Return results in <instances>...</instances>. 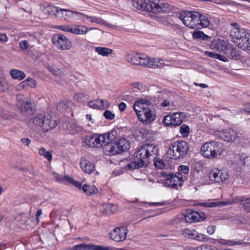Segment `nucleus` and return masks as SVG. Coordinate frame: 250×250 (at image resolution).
I'll return each mask as SVG.
<instances>
[{"instance_id":"obj_9","label":"nucleus","mask_w":250,"mask_h":250,"mask_svg":"<svg viewBox=\"0 0 250 250\" xmlns=\"http://www.w3.org/2000/svg\"><path fill=\"white\" fill-rule=\"evenodd\" d=\"M32 122L36 125L42 127L44 132L55 128L58 124L56 118L49 114H39L33 118Z\"/></svg>"},{"instance_id":"obj_44","label":"nucleus","mask_w":250,"mask_h":250,"mask_svg":"<svg viewBox=\"0 0 250 250\" xmlns=\"http://www.w3.org/2000/svg\"><path fill=\"white\" fill-rule=\"evenodd\" d=\"M84 144L89 147H93L94 146L93 136H86L84 140Z\"/></svg>"},{"instance_id":"obj_2","label":"nucleus","mask_w":250,"mask_h":250,"mask_svg":"<svg viewBox=\"0 0 250 250\" xmlns=\"http://www.w3.org/2000/svg\"><path fill=\"white\" fill-rule=\"evenodd\" d=\"M133 5L137 9L148 12L150 17L155 19L156 15L164 13L169 10V4L159 0H134Z\"/></svg>"},{"instance_id":"obj_53","label":"nucleus","mask_w":250,"mask_h":250,"mask_svg":"<svg viewBox=\"0 0 250 250\" xmlns=\"http://www.w3.org/2000/svg\"><path fill=\"white\" fill-rule=\"evenodd\" d=\"M216 229V227L214 225H210L207 228V231L209 235L213 234Z\"/></svg>"},{"instance_id":"obj_33","label":"nucleus","mask_w":250,"mask_h":250,"mask_svg":"<svg viewBox=\"0 0 250 250\" xmlns=\"http://www.w3.org/2000/svg\"><path fill=\"white\" fill-rule=\"evenodd\" d=\"M226 54L229 55V57L234 60H237L239 57L237 50L235 48L229 47L227 50Z\"/></svg>"},{"instance_id":"obj_5","label":"nucleus","mask_w":250,"mask_h":250,"mask_svg":"<svg viewBox=\"0 0 250 250\" xmlns=\"http://www.w3.org/2000/svg\"><path fill=\"white\" fill-rule=\"evenodd\" d=\"M117 133L116 130H112L111 132L99 135L95 133V143L97 145V147L102 146L104 154L108 156H113L118 154L114 141Z\"/></svg>"},{"instance_id":"obj_35","label":"nucleus","mask_w":250,"mask_h":250,"mask_svg":"<svg viewBox=\"0 0 250 250\" xmlns=\"http://www.w3.org/2000/svg\"><path fill=\"white\" fill-rule=\"evenodd\" d=\"M192 36L194 39L207 40L208 36L201 31H194L192 33Z\"/></svg>"},{"instance_id":"obj_25","label":"nucleus","mask_w":250,"mask_h":250,"mask_svg":"<svg viewBox=\"0 0 250 250\" xmlns=\"http://www.w3.org/2000/svg\"><path fill=\"white\" fill-rule=\"evenodd\" d=\"M73 19L77 21H82L83 22L93 21V17L76 11H75Z\"/></svg>"},{"instance_id":"obj_8","label":"nucleus","mask_w":250,"mask_h":250,"mask_svg":"<svg viewBox=\"0 0 250 250\" xmlns=\"http://www.w3.org/2000/svg\"><path fill=\"white\" fill-rule=\"evenodd\" d=\"M189 149L188 142L183 140L174 141L170 144L167 154L170 159L177 160L184 158Z\"/></svg>"},{"instance_id":"obj_18","label":"nucleus","mask_w":250,"mask_h":250,"mask_svg":"<svg viewBox=\"0 0 250 250\" xmlns=\"http://www.w3.org/2000/svg\"><path fill=\"white\" fill-rule=\"evenodd\" d=\"M220 138L226 142H234L238 136L236 131L231 128L224 130L220 134Z\"/></svg>"},{"instance_id":"obj_15","label":"nucleus","mask_w":250,"mask_h":250,"mask_svg":"<svg viewBox=\"0 0 250 250\" xmlns=\"http://www.w3.org/2000/svg\"><path fill=\"white\" fill-rule=\"evenodd\" d=\"M128 229L126 227L116 228L110 233V238L116 242L123 241L125 239Z\"/></svg>"},{"instance_id":"obj_11","label":"nucleus","mask_w":250,"mask_h":250,"mask_svg":"<svg viewBox=\"0 0 250 250\" xmlns=\"http://www.w3.org/2000/svg\"><path fill=\"white\" fill-rule=\"evenodd\" d=\"M206 218L205 214L202 211L199 212L191 209H187L183 214L176 216L175 221L176 223L185 221L191 223L203 221Z\"/></svg>"},{"instance_id":"obj_22","label":"nucleus","mask_w":250,"mask_h":250,"mask_svg":"<svg viewBox=\"0 0 250 250\" xmlns=\"http://www.w3.org/2000/svg\"><path fill=\"white\" fill-rule=\"evenodd\" d=\"M74 13L75 11L59 8L58 11V14H59L57 15V17L68 21L71 19H73Z\"/></svg>"},{"instance_id":"obj_20","label":"nucleus","mask_w":250,"mask_h":250,"mask_svg":"<svg viewBox=\"0 0 250 250\" xmlns=\"http://www.w3.org/2000/svg\"><path fill=\"white\" fill-rule=\"evenodd\" d=\"M41 9L46 15H54L57 17L59 14L58 11L59 7L52 5L49 3H45L41 5Z\"/></svg>"},{"instance_id":"obj_49","label":"nucleus","mask_w":250,"mask_h":250,"mask_svg":"<svg viewBox=\"0 0 250 250\" xmlns=\"http://www.w3.org/2000/svg\"><path fill=\"white\" fill-rule=\"evenodd\" d=\"M82 189L87 195H92L94 192V189L86 184L83 186Z\"/></svg>"},{"instance_id":"obj_39","label":"nucleus","mask_w":250,"mask_h":250,"mask_svg":"<svg viewBox=\"0 0 250 250\" xmlns=\"http://www.w3.org/2000/svg\"><path fill=\"white\" fill-rule=\"evenodd\" d=\"M39 154L44 156L49 161H51L52 159V154L49 151H46L44 147H41L39 149Z\"/></svg>"},{"instance_id":"obj_58","label":"nucleus","mask_w":250,"mask_h":250,"mask_svg":"<svg viewBox=\"0 0 250 250\" xmlns=\"http://www.w3.org/2000/svg\"><path fill=\"white\" fill-rule=\"evenodd\" d=\"M49 70L55 75H57L58 74L59 70L56 67H49Z\"/></svg>"},{"instance_id":"obj_34","label":"nucleus","mask_w":250,"mask_h":250,"mask_svg":"<svg viewBox=\"0 0 250 250\" xmlns=\"http://www.w3.org/2000/svg\"><path fill=\"white\" fill-rule=\"evenodd\" d=\"M239 202L243 205L244 210L247 212H250V199L248 198L245 200L243 197H240Z\"/></svg>"},{"instance_id":"obj_56","label":"nucleus","mask_w":250,"mask_h":250,"mask_svg":"<svg viewBox=\"0 0 250 250\" xmlns=\"http://www.w3.org/2000/svg\"><path fill=\"white\" fill-rule=\"evenodd\" d=\"M8 37L5 34L0 33V42H7Z\"/></svg>"},{"instance_id":"obj_23","label":"nucleus","mask_w":250,"mask_h":250,"mask_svg":"<svg viewBox=\"0 0 250 250\" xmlns=\"http://www.w3.org/2000/svg\"><path fill=\"white\" fill-rule=\"evenodd\" d=\"M82 169L87 173H91L94 170V165L85 159H82L80 162Z\"/></svg>"},{"instance_id":"obj_52","label":"nucleus","mask_w":250,"mask_h":250,"mask_svg":"<svg viewBox=\"0 0 250 250\" xmlns=\"http://www.w3.org/2000/svg\"><path fill=\"white\" fill-rule=\"evenodd\" d=\"M59 29L62 31L71 33L72 26L70 25H62L60 26L58 28Z\"/></svg>"},{"instance_id":"obj_60","label":"nucleus","mask_w":250,"mask_h":250,"mask_svg":"<svg viewBox=\"0 0 250 250\" xmlns=\"http://www.w3.org/2000/svg\"><path fill=\"white\" fill-rule=\"evenodd\" d=\"M225 57H224L223 56L216 53L215 59H217L219 60L225 62V61H226L227 59L225 60Z\"/></svg>"},{"instance_id":"obj_36","label":"nucleus","mask_w":250,"mask_h":250,"mask_svg":"<svg viewBox=\"0 0 250 250\" xmlns=\"http://www.w3.org/2000/svg\"><path fill=\"white\" fill-rule=\"evenodd\" d=\"M179 132L183 137H187L189 134L190 127L188 125L183 124L180 126Z\"/></svg>"},{"instance_id":"obj_46","label":"nucleus","mask_w":250,"mask_h":250,"mask_svg":"<svg viewBox=\"0 0 250 250\" xmlns=\"http://www.w3.org/2000/svg\"><path fill=\"white\" fill-rule=\"evenodd\" d=\"M249 157L245 154H241L239 156V163L240 164L244 166L246 165Z\"/></svg>"},{"instance_id":"obj_28","label":"nucleus","mask_w":250,"mask_h":250,"mask_svg":"<svg viewBox=\"0 0 250 250\" xmlns=\"http://www.w3.org/2000/svg\"><path fill=\"white\" fill-rule=\"evenodd\" d=\"M88 31L87 27L83 25L72 26L71 33L77 35H82L86 33Z\"/></svg>"},{"instance_id":"obj_21","label":"nucleus","mask_w":250,"mask_h":250,"mask_svg":"<svg viewBox=\"0 0 250 250\" xmlns=\"http://www.w3.org/2000/svg\"><path fill=\"white\" fill-rule=\"evenodd\" d=\"M118 154L127 150L129 148V143L125 138H120L114 141Z\"/></svg>"},{"instance_id":"obj_47","label":"nucleus","mask_w":250,"mask_h":250,"mask_svg":"<svg viewBox=\"0 0 250 250\" xmlns=\"http://www.w3.org/2000/svg\"><path fill=\"white\" fill-rule=\"evenodd\" d=\"M178 170L179 173L178 174H187L189 172V168L187 166L181 165L178 167Z\"/></svg>"},{"instance_id":"obj_43","label":"nucleus","mask_w":250,"mask_h":250,"mask_svg":"<svg viewBox=\"0 0 250 250\" xmlns=\"http://www.w3.org/2000/svg\"><path fill=\"white\" fill-rule=\"evenodd\" d=\"M208 239H209L208 237V236H207L206 235L201 234V233H199L197 231V233L195 235V238L194 239H195V240H196L197 241H199L205 242V241H207L208 240Z\"/></svg>"},{"instance_id":"obj_63","label":"nucleus","mask_w":250,"mask_h":250,"mask_svg":"<svg viewBox=\"0 0 250 250\" xmlns=\"http://www.w3.org/2000/svg\"><path fill=\"white\" fill-rule=\"evenodd\" d=\"M219 176L220 178H221V182L225 181L228 179V177H225V176L224 175L223 172H221V171H220V174H219Z\"/></svg>"},{"instance_id":"obj_10","label":"nucleus","mask_w":250,"mask_h":250,"mask_svg":"<svg viewBox=\"0 0 250 250\" xmlns=\"http://www.w3.org/2000/svg\"><path fill=\"white\" fill-rule=\"evenodd\" d=\"M222 152V144L212 141L205 143L201 148L202 155L207 158H214Z\"/></svg>"},{"instance_id":"obj_32","label":"nucleus","mask_w":250,"mask_h":250,"mask_svg":"<svg viewBox=\"0 0 250 250\" xmlns=\"http://www.w3.org/2000/svg\"><path fill=\"white\" fill-rule=\"evenodd\" d=\"M74 99L78 102L82 104L87 103L89 100V96L83 93H78L74 96Z\"/></svg>"},{"instance_id":"obj_24","label":"nucleus","mask_w":250,"mask_h":250,"mask_svg":"<svg viewBox=\"0 0 250 250\" xmlns=\"http://www.w3.org/2000/svg\"><path fill=\"white\" fill-rule=\"evenodd\" d=\"M220 170L214 168L210 170L208 173V176L209 179L214 182L220 183L221 182V178L219 176Z\"/></svg>"},{"instance_id":"obj_4","label":"nucleus","mask_w":250,"mask_h":250,"mask_svg":"<svg viewBox=\"0 0 250 250\" xmlns=\"http://www.w3.org/2000/svg\"><path fill=\"white\" fill-rule=\"evenodd\" d=\"M230 26L229 35L232 41L240 48L250 50V34L245 29L241 28L236 22H231Z\"/></svg>"},{"instance_id":"obj_26","label":"nucleus","mask_w":250,"mask_h":250,"mask_svg":"<svg viewBox=\"0 0 250 250\" xmlns=\"http://www.w3.org/2000/svg\"><path fill=\"white\" fill-rule=\"evenodd\" d=\"M10 74L13 79L20 81L23 80L26 77L24 72L17 69H11L10 71Z\"/></svg>"},{"instance_id":"obj_57","label":"nucleus","mask_w":250,"mask_h":250,"mask_svg":"<svg viewBox=\"0 0 250 250\" xmlns=\"http://www.w3.org/2000/svg\"><path fill=\"white\" fill-rule=\"evenodd\" d=\"M126 108V105L124 102H121L119 105V108L121 112H123Z\"/></svg>"},{"instance_id":"obj_64","label":"nucleus","mask_w":250,"mask_h":250,"mask_svg":"<svg viewBox=\"0 0 250 250\" xmlns=\"http://www.w3.org/2000/svg\"><path fill=\"white\" fill-rule=\"evenodd\" d=\"M245 111L250 113V103H247L245 105Z\"/></svg>"},{"instance_id":"obj_31","label":"nucleus","mask_w":250,"mask_h":250,"mask_svg":"<svg viewBox=\"0 0 250 250\" xmlns=\"http://www.w3.org/2000/svg\"><path fill=\"white\" fill-rule=\"evenodd\" d=\"M94 245L91 244H81L73 246L71 250H93Z\"/></svg>"},{"instance_id":"obj_62","label":"nucleus","mask_w":250,"mask_h":250,"mask_svg":"<svg viewBox=\"0 0 250 250\" xmlns=\"http://www.w3.org/2000/svg\"><path fill=\"white\" fill-rule=\"evenodd\" d=\"M202 248H204V247H197L196 248H186L184 250H202Z\"/></svg>"},{"instance_id":"obj_3","label":"nucleus","mask_w":250,"mask_h":250,"mask_svg":"<svg viewBox=\"0 0 250 250\" xmlns=\"http://www.w3.org/2000/svg\"><path fill=\"white\" fill-rule=\"evenodd\" d=\"M125 59L132 64L153 69L161 68L165 65L162 59L150 58L138 53L128 54L125 56Z\"/></svg>"},{"instance_id":"obj_14","label":"nucleus","mask_w":250,"mask_h":250,"mask_svg":"<svg viewBox=\"0 0 250 250\" xmlns=\"http://www.w3.org/2000/svg\"><path fill=\"white\" fill-rule=\"evenodd\" d=\"M161 175L165 179L166 184L168 187L177 188L178 187H181L182 185L183 180L182 175L181 174L175 175L163 172H162Z\"/></svg>"},{"instance_id":"obj_38","label":"nucleus","mask_w":250,"mask_h":250,"mask_svg":"<svg viewBox=\"0 0 250 250\" xmlns=\"http://www.w3.org/2000/svg\"><path fill=\"white\" fill-rule=\"evenodd\" d=\"M154 165L156 168L160 169H164L166 167L165 163L164 160L156 157H155L154 160Z\"/></svg>"},{"instance_id":"obj_54","label":"nucleus","mask_w":250,"mask_h":250,"mask_svg":"<svg viewBox=\"0 0 250 250\" xmlns=\"http://www.w3.org/2000/svg\"><path fill=\"white\" fill-rule=\"evenodd\" d=\"M28 87L25 80L22 81L19 84V89H27Z\"/></svg>"},{"instance_id":"obj_13","label":"nucleus","mask_w":250,"mask_h":250,"mask_svg":"<svg viewBox=\"0 0 250 250\" xmlns=\"http://www.w3.org/2000/svg\"><path fill=\"white\" fill-rule=\"evenodd\" d=\"M186 113L183 112H176L166 116L163 122L167 126H179L186 118Z\"/></svg>"},{"instance_id":"obj_41","label":"nucleus","mask_w":250,"mask_h":250,"mask_svg":"<svg viewBox=\"0 0 250 250\" xmlns=\"http://www.w3.org/2000/svg\"><path fill=\"white\" fill-rule=\"evenodd\" d=\"M184 234L191 239H194L197 231L194 229H186L184 231Z\"/></svg>"},{"instance_id":"obj_45","label":"nucleus","mask_w":250,"mask_h":250,"mask_svg":"<svg viewBox=\"0 0 250 250\" xmlns=\"http://www.w3.org/2000/svg\"><path fill=\"white\" fill-rule=\"evenodd\" d=\"M66 178H67V182L72 184L76 187L80 189L81 188V187H82V183L81 182L74 180L73 178H72L70 176H69V177H67Z\"/></svg>"},{"instance_id":"obj_17","label":"nucleus","mask_w":250,"mask_h":250,"mask_svg":"<svg viewBox=\"0 0 250 250\" xmlns=\"http://www.w3.org/2000/svg\"><path fill=\"white\" fill-rule=\"evenodd\" d=\"M102 215H112L118 210L117 205L113 204H104L99 206Z\"/></svg>"},{"instance_id":"obj_51","label":"nucleus","mask_w":250,"mask_h":250,"mask_svg":"<svg viewBox=\"0 0 250 250\" xmlns=\"http://www.w3.org/2000/svg\"><path fill=\"white\" fill-rule=\"evenodd\" d=\"M67 108V106L63 102H60L57 106V110L60 112H62Z\"/></svg>"},{"instance_id":"obj_59","label":"nucleus","mask_w":250,"mask_h":250,"mask_svg":"<svg viewBox=\"0 0 250 250\" xmlns=\"http://www.w3.org/2000/svg\"><path fill=\"white\" fill-rule=\"evenodd\" d=\"M21 142L25 144L26 146H28L29 145V144L31 143V141L28 138H22L21 139Z\"/></svg>"},{"instance_id":"obj_50","label":"nucleus","mask_w":250,"mask_h":250,"mask_svg":"<svg viewBox=\"0 0 250 250\" xmlns=\"http://www.w3.org/2000/svg\"><path fill=\"white\" fill-rule=\"evenodd\" d=\"M25 81L28 84V86H30L32 88H35L37 85V82L35 80L32 79L31 78L28 77L26 80Z\"/></svg>"},{"instance_id":"obj_19","label":"nucleus","mask_w":250,"mask_h":250,"mask_svg":"<svg viewBox=\"0 0 250 250\" xmlns=\"http://www.w3.org/2000/svg\"><path fill=\"white\" fill-rule=\"evenodd\" d=\"M63 127L68 133L72 134H76L83 130L82 127L72 120H70L64 124Z\"/></svg>"},{"instance_id":"obj_48","label":"nucleus","mask_w":250,"mask_h":250,"mask_svg":"<svg viewBox=\"0 0 250 250\" xmlns=\"http://www.w3.org/2000/svg\"><path fill=\"white\" fill-rule=\"evenodd\" d=\"M104 116L106 119L110 120H113L115 117V114L109 110H106L104 112Z\"/></svg>"},{"instance_id":"obj_7","label":"nucleus","mask_w":250,"mask_h":250,"mask_svg":"<svg viewBox=\"0 0 250 250\" xmlns=\"http://www.w3.org/2000/svg\"><path fill=\"white\" fill-rule=\"evenodd\" d=\"M158 152V146L153 144H145L139 147L134 155L136 160L141 161L145 166L150 163L151 157H154Z\"/></svg>"},{"instance_id":"obj_12","label":"nucleus","mask_w":250,"mask_h":250,"mask_svg":"<svg viewBox=\"0 0 250 250\" xmlns=\"http://www.w3.org/2000/svg\"><path fill=\"white\" fill-rule=\"evenodd\" d=\"M53 45L58 49L62 51L68 50L72 47L71 42L64 35L57 33L53 35L52 38Z\"/></svg>"},{"instance_id":"obj_61","label":"nucleus","mask_w":250,"mask_h":250,"mask_svg":"<svg viewBox=\"0 0 250 250\" xmlns=\"http://www.w3.org/2000/svg\"><path fill=\"white\" fill-rule=\"evenodd\" d=\"M205 54L209 57L215 58L216 53L211 51H206Z\"/></svg>"},{"instance_id":"obj_37","label":"nucleus","mask_w":250,"mask_h":250,"mask_svg":"<svg viewBox=\"0 0 250 250\" xmlns=\"http://www.w3.org/2000/svg\"><path fill=\"white\" fill-rule=\"evenodd\" d=\"M217 45V47L218 49H220V50H224L225 49H227L229 47H230V44L229 42L226 40H219L216 43Z\"/></svg>"},{"instance_id":"obj_55","label":"nucleus","mask_w":250,"mask_h":250,"mask_svg":"<svg viewBox=\"0 0 250 250\" xmlns=\"http://www.w3.org/2000/svg\"><path fill=\"white\" fill-rule=\"evenodd\" d=\"M20 47L22 49H26L28 48V43L26 41H22L20 43Z\"/></svg>"},{"instance_id":"obj_27","label":"nucleus","mask_w":250,"mask_h":250,"mask_svg":"<svg viewBox=\"0 0 250 250\" xmlns=\"http://www.w3.org/2000/svg\"><path fill=\"white\" fill-rule=\"evenodd\" d=\"M217 241V243L222 245H227L229 246H232L234 245H240L243 244V242L241 240L234 241L231 240H226L224 239H219Z\"/></svg>"},{"instance_id":"obj_1","label":"nucleus","mask_w":250,"mask_h":250,"mask_svg":"<svg viewBox=\"0 0 250 250\" xmlns=\"http://www.w3.org/2000/svg\"><path fill=\"white\" fill-rule=\"evenodd\" d=\"M180 18L184 24L191 29H202L210 25L209 15L195 11H185L181 12Z\"/></svg>"},{"instance_id":"obj_30","label":"nucleus","mask_w":250,"mask_h":250,"mask_svg":"<svg viewBox=\"0 0 250 250\" xmlns=\"http://www.w3.org/2000/svg\"><path fill=\"white\" fill-rule=\"evenodd\" d=\"M145 166L141 161L136 160V157L134 156V160L131 161L126 165V167L129 169H137Z\"/></svg>"},{"instance_id":"obj_16","label":"nucleus","mask_w":250,"mask_h":250,"mask_svg":"<svg viewBox=\"0 0 250 250\" xmlns=\"http://www.w3.org/2000/svg\"><path fill=\"white\" fill-rule=\"evenodd\" d=\"M17 105L21 113L24 116L31 115L33 113L32 103L26 99L21 100L18 97Z\"/></svg>"},{"instance_id":"obj_42","label":"nucleus","mask_w":250,"mask_h":250,"mask_svg":"<svg viewBox=\"0 0 250 250\" xmlns=\"http://www.w3.org/2000/svg\"><path fill=\"white\" fill-rule=\"evenodd\" d=\"M204 168V165L201 161H199L195 162L194 165V169L197 172L202 171Z\"/></svg>"},{"instance_id":"obj_29","label":"nucleus","mask_w":250,"mask_h":250,"mask_svg":"<svg viewBox=\"0 0 250 250\" xmlns=\"http://www.w3.org/2000/svg\"><path fill=\"white\" fill-rule=\"evenodd\" d=\"M95 51L98 54L104 57H107L113 52V49L105 47H97L95 48Z\"/></svg>"},{"instance_id":"obj_40","label":"nucleus","mask_w":250,"mask_h":250,"mask_svg":"<svg viewBox=\"0 0 250 250\" xmlns=\"http://www.w3.org/2000/svg\"><path fill=\"white\" fill-rule=\"evenodd\" d=\"M69 176L65 175L63 176L61 175H60L58 173H54L53 177L57 181L62 182L64 184H67V177H69Z\"/></svg>"},{"instance_id":"obj_6","label":"nucleus","mask_w":250,"mask_h":250,"mask_svg":"<svg viewBox=\"0 0 250 250\" xmlns=\"http://www.w3.org/2000/svg\"><path fill=\"white\" fill-rule=\"evenodd\" d=\"M133 108L139 121L144 124L148 125L156 118V110L152 104L136 101Z\"/></svg>"}]
</instances>
